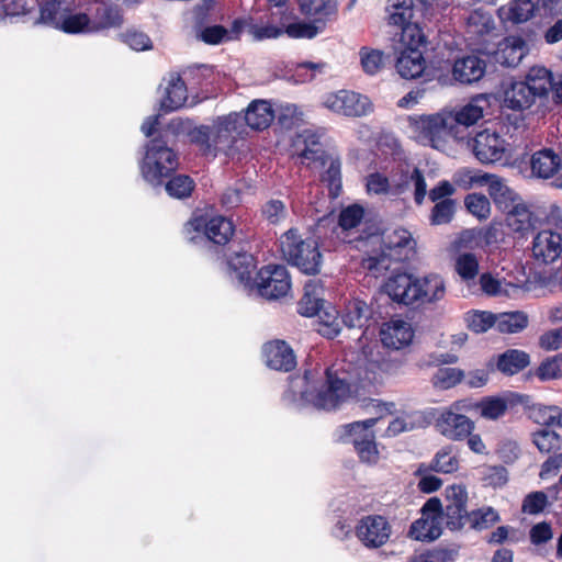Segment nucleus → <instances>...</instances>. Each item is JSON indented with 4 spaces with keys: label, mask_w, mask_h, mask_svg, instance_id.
I'll use <instances>...</instances> for the list:
<instances>
[{
    "label": "nucleus",
    "mask_w": 562,
    "mask_h": 562,
    "mask_svg": "<svg viewBox=\"0 0 562 562\" xmlns=\"http://www.w3.org/2000/svg\"><path fill=\"white\" fill-rule=\"evenodd\" d=\"M531 255L539 265L562 259V220L540 229L532 238Z\"/></svg>",
    "instance_id": "8"
},
{
    "label": "nucleus",
    "mask_w": 562,
    "mask_h": 562,
    "mask_svg": "<svg viewBox=\"0 0 562 562\" xmlns=\"http://www.w3.org/2000/svg\"><path fill=\"white\" fill-rule=\"evenodd\" d=\"M537 95L530 90L524 81L512 83L510 88L505 92V104L513 109L521 111L528 109L535 101Z\"/></svg>",
    "instance_id": "37"
},
{
    "label": "nucleus",
    "mask_w": 562,
    "mask_h": 562,
    "mask_svg": "<svg viewBox=\"0 0 562 562\" xmlns=\"http://www.w3.org/2000/svg\"><path fill=\"white\" fill-rule=\"evenodd\" d=\"M465 518L470 527L477 531L486 530L501 520L498 513L490 506L472 510Z\"/></svg>",
    "instance_id": "47"
},
{
    "label": "nucleus",
    "mask_w": 562,
    "mask_h": 562,
    "mask_svg": "<svg viewBox=\"0 0 562 562\" xmlns=\"http://www.w3.org/2000/svg\"><path fill=\"white\" fill-rule=\"evenodd\" d=\"M371 311L364 301L355 299L350 301L344 311L342 323L349 329L362 330L370 318Z\"/></svg>",
    "instance_id": "35"
},
{
    "label": "nucleus",
    "mask_w": 562,
    "mask_h": 562,
    "mask_svg": "<svg viewBox=\"0 0 562 562\" xmlns=\"http://www.w3.org/2000/svg\"><path fill=\"white\" fill-rule=\"evenodd\" d=\"M386 294L395 302L405 305L431 304L446 295V283L439 274L430 273L424 278H414L408 273H396L384 284Z\"/></svg>",
    "instance_id": "3"
},
{
    "label": "nucleus",
    "mask_w": 562,
    "mask_h": 562,
    "mask_svg": "<svg viewBox=\"0 0 562 562\" xmlns=\"http://www.w3.org/2000/svg\"><path fill=\"white\" fill-rule=\"evenodd\" d=\"M266 363L278 371H291L296 366L292 348L284 340H272L263 346Z\"/></svg>",
    "instance_id": "21"
},
{
    "label": "nucleus",
    "mask_w": 562,
    "mask_h": 562,
    "mask_svg": "<svg viewBox=\"0 0 562 562\" xmlns=\"http://www.w3.org/2000/svg\"><path fill=\"white\" fill-rule=\"evenodd\" d=\"M178 167L176 153L159 138L151 139L140 164L143 178L151 186H159Z\"/></svg>",
    "instance_id": "7"
},
{
    "label": "nucleus",
    "mask_w": 562,
    "mask_h": 562,
    "mask_svg": "<svg viewBox=\"0 0 562 562\" xmlns=\"http://www.w3.org/2000/svg\"><path fill=\"white\" fill-rule=\"evenodd\" d=\"M508 143L492 128H485L475 134L469 142L474 157L484 165L502 161L508 154Z\"/></svg>",
    "instance_id": "11"
},
{
    "label": "nucleus",
    "mask_w": 562,
    "mask_h": 562,
    "mask_svg": "<svg viewBox=\"0 0 562 562\" xmlns=\"http://www.w3.org/2000/svg\"><path fill=\"white\" fill-rule=\"evenodd\" d=\"M229 268L234 278L246 289L252 290L251 273L256 268L255 258L248 252L236 254L231 258Z\"/></svg>",
    "instance_id": "36"
},
{
    "label": "nucleus",
    "mask_w": 562,
    "mask_h": 562,
    "mask_svg": "<svg viewBox=\"0 0 562 562\" xmlns=\"http://www.w3.org/2000/svg\"><path fill=\"white\" fill-rule=\"evenodd\" d=\"M99 5L95 8L93 16L90 18L91 33L101 32L109 29L121 27L124 19L119 7L110 4L112 0H93ZM125 3H133L137 0H123Z\"/></svg>",
    "instance_id": "20"
},
{
    "label": "nucleus",
    "mask_w": 562,
    "mask_h": 562,
    "mask_svg": "<svg viewBox=\"0 0 562 562\" xmlns=\"http://www.w3.org/2000/svg\"><path fill=\"white\" fill-rule=\"evenodd\" d=\"M499 237L501 232L494 226L480 229H467L461 233L458 245L465 249L484 248L496 244Z\"/></svg>",
    "instance_id": "26"
},
{
    "label": "nucleus",
    "mask_w": 562,
    "mask_h": 562,
    "mask_svg": "<svg viewBox=\"0 0 562 562\" xmlns=\"http://www.w3.org/2000/svg\"><path fill=\"white\" fill-rule=\"evenodd\" d=\"M485 72V63L477 56H465L456 60L452 74L456 80L462 83H472L480 80Z\"/></svg>",
    "instance_id": "28"
},
{
    "label": "nucleus",
    "mask_w": 562,
    "mask_h": 562,
    "mask_svg": "<svg viewBox=\"0 0 562 562\" xmlns=\"http://www.w3.org/2000/svg\"><path fill=\"white\" fill-rule=\"evenodd\" d=\"M505 209H508L505 221L510 231L524 234L533 227L535 215L519 200L505 205Z\"/></svg>",
    "instance_id": "24"
},
{
    "label": "nucleus",
    "mask_w": 562,
    "mask_h": 562,
    "mask_svg": "<svg viewBox=\"0 0 562 562\" xmlns=\"http://www.w3.org/2000/svg\"><path fill=\"white\" fill-rule=\"evenodd\" d=\"M529 363L530 357L526 351L508 349L499 355L496 366L502 373L514 375L527 368Z\"/></svg>",
    "instance_id": "38"
},
{
    "label": "nucleus",
    "mask_w": 562,
    "mask_h": 562,
    "mask_svg": "<svg viewBox=\"0 0 562 562\" xmlns=\"http://www.w3.org/2000/svg\"><path fill=\"white\" fill-rule=\"evenodd\" d=\"M488 105V97L485 94H477L467 104L451 112H447L450 125L453 127L452 139L458 142L464 140L467 137V128L483 119Z\"/></svg>",
    "instance_id": "10"
},
{
    "label": "nucleus",
    "mask_w": 562,
    "mask_h": 562,
    "mask_svg": "<svg viewBox=\"0 0 562 562\" xmlns=\"http://www.w3.org/2000/svg\"><path fill=\"white\" fill-rule=\"evenodd\" d=\"M430 214V222L432 225L448 224L454 214L456 202L452 199H445L435 202Z\"/></svg>",
    "instance_id": "59"
},
{
    "label": "nucleus",
    "mask_w": 562,
    "mask_h": 562,
    "mask_svg": "<svg viewBox=\"0 0 562 562\" xmlns=\"http://www.w3.org/2000/svg\"><path fill=\"white\" fill-rule=\"evenodd\" d=\"M532 442L542 453H550L561 448L562 439L558 432L549 428H541L533 432Z\"/></svg>",
    "instance_id": "52"
},
{
    "label": "nucleus",
    "mask_w": 562,
    "mask_h": 562,
    "mask_svg": "<svg viewBox=\"0 0 562 562\" xmlns=\"http://www.w3.org/2000/svg\"><path fill=\"white\" fill-rule=\"evenodd\" d=\"M415 330L409 322L390 319L380 328V340L383 347L391 350H402L413 342Z\"/></svg>",
    "instance_id": "17"
},
{
    "label": "nucleus",
    "mask_w": 562,
    "mask_h": 562,
    "mask_svg": "<svg viewBox=\"0 0 562 562\" xmlns=\"http://www.w3.org/2000/svg\"><path fill=\"white\" fill-rule=\"evenodd\" d=\"M268 300H278L285 296L291 289V280L288 269L281 265H268L262 267L252 282V290Z\"/></svg>",
    "instance_id": "9"
},
{
    "label": "nucleus",
    "mask_w": 562,
    "mask_h": 562,
    "mask_svg": "<svg viewBox=\"0 0 562 562\" xmlns=\"http://www.w3.org/2000/svg\"><path fill=\"white\" fill-rule=\"evenodd\" d=\"M446 510L447 526L451 530L461 529L463 520L468 514L467 502L468 493L463 485L453 484L446 488Z\"/></svg>",
    "instance_id": "19"
},
{
    "label": "nucleus",
    "mask_w": 562,
    "mask_h": 562,
    "mask_svg": "<svg viewBox=\"0 0 562 562\" xmlns=\"http://www.w3.org/2000/svg\"><path fill=\"white\" fill-rule=\"evenodd\" d=\"M327 169L323 177V180L328 183L330 194L337 196L341 189V162L338 157L328 153L325 158V166Z\"/></svg>",
    "instance_id": "51"
},
{
    "label": "nucleus",
    "mask_w": 562,
    "mask_h": 562,
    "mask_svg": "<svg viewBox=\"0 0 562 562\" xmlns=\"http://www.w3.org/2000/svg\"><path fill=\"white\" fill-rule=\"evenodd\" d=\"M194 188L193 180L189 176L179 175L166 183V191L170 196L183 199L191 194Z\"/></svg>",
    "instance_id": "60"
},
{
    "label": "nucleus",
    "mask_w": 562,
    "mask_h": 562,
    "mask_svg": "<svg viewBox=\"0 0 562 562\" xmlns=\"http://www.w3.org/2000/svg\"><path fill=\"white\" fill-rule=\"evenodd\" d=\"M396 70L402 78L415 79L426 74V60L419 48L409 47L401 52L396 60Z\"/></svg>",
    "instance_id": "23"
},
{
    "label": "nucleus",
    "mask_w": 562,
    "mask_h": 562,
    "mask_svg": "<svg viewBox=\"0 0 562 562\" xmlns=\"http://www.w3.org/2000/svg\"><path fill=\"white\" fill-rule=\"evenodd\" d=\"M299 4L302 14L322 24L337 11L336 0H299Z\"/></svg>",
    "instance_id": "32"
},
{
    "label": "nucleus",
    "mask_w": 562,
    "mask_h": 562,
    "mask_svg": "<svg viewBox=\"0 0 562 562\" xmlns=\"http://www.w3.org/2000/svg\"><path fill=\"white\" fill-rule=\"evenodd\" d=\"M528 53L526 42L518 36L504 38L494 53L496 63L506 67H516Z\"/></svg>",
    "instance_id": "22"
},
{
    "label": "nucleus",
    "mask_w": 562,
    "mask_h": 562,
    "mask_svg": "<svg viewBox=\"0 0 562 562\" xmlns=\"http://www.w3.org/2000/svg\"><path fill=\"white\" fill-rule=\"evenodd\" d=\"M241 117L237 113L218 116L211 125H201L189 133L190 143L194 144L205 157H216L226 153L241 134Z\"/></svg>",
    "instance_id": "4"
},
{
    "label": "nucleus",
    "mask_w": 562,
    "mask_h": 562,
    "mask_svg": "<svg viewBox=\"0 0 562 562\" xmlns=\"http://www.w3.org/2000/svg\"><path fill=\"white\" fill-rule=\"evenodd\" d=\"M531 172L542 179H549L555 175L561 166V159L550 148L536 151L530 160Z\"/></svg>",
    "instance_id": "30"
},
{
    "label": "nucleus",
    "mask_w": 562,
    "mask_h": 562,
    "mask_svg": "<svg viewBox=\"0 0 562 562\" xmlns=\"http://www.w3.org/2000/svg\"><path fill=\"white\" fill-rule=\"evenodd\" d=\"M536 375L541 381L557 380L562 378V353L553 356L540 363Z\"/></svg>",
    "instance_id": "58"
},
{
    "label": "nucleus",
    "mask_w": 562,
    "mask_h": 562,
    "mask_svg": "<svg viewBox=\"0 0 562 562\" xmlns=\"http://www.w3.org/2000/svg\"><path fill=\"white\" fill-rule=\"evenodd\" d=\"M524 283V279L515 278L508 281L506 279L499 280L494 278L491 273H483L480 277L482 291L488 295L516 296L522 289Z\"/></svg>",
    "instance_id": "29"
},
{
    "label": "nucleus",
    "mask_w": 562,
    "mask_h": 562,
    "mask_svg": "<svg viewBox=\"0 0 562 562\" xmlns=\"http://www.w3.org/2000/svg\"><path fill=\"white\" fill-rule=\"evenodd\" d=\"M294 153L302 164L325 166L326 150L325 133L323 131L304 130L293 140Z\"/></svg>",
    "instance_id": "14"
},
{
    "label": "nucleus",
    "mask_w": 562,
    "mask_h": 562,
    "mask_svg": "<svg viewBox=\"0 0 562 562\" xmlns=\"http://www.w3.org/2000/svg\"><path fill=\"white\" fill-rule=\"evenodd\" d=\"M366 187L369 194H394V183L391 184L389 178L380 172L370 173Z\"/></svg>",
    "instance_id": "62"
},
{
    "label": "nucleus",
    "mask_w": 562,
    "mask_h": 562,
    "mask_svg": "<svg viewBox=\"0 0 562 562\" xmlns=\"http://www.w3.org/2000/svg\"><path fill=\"white\" fill-rule=\"evenodd\" d=\"M482 186H487L488 194L495 201V203L502 205H508V203L520 200L519 196L510 190L505 180L493 173H483Z\"/></svg>",
    "instance_id": "34"
},
{
    "label": "nucleus",
    "mask_w": 562,
    "mask_h": 562,
    "mask_svg": "<svg viewBox=\"0 0 562 562\" xmlns=\"http://www.w3.org/2000/svg\"><path fill=\"white\" fill-rule=\"evenodd\" d=\"M409 188L414 189L415 203L423 204L427 194V183L423 172L416 167L403 172L400 181H394V194H401Z\"/></svg>",
    "instance_id": "25"
},
{
    "label": "nucleus",
    "mask_w": 562,
    "mask_h": 562,
    "mask_svg": "<svg viewBox=\"0 0 562 562\" xmlns=\"http://www.w3.org/2000/svg\"><path fill=\"white\" fill-rule=\"evenodd\" d=\"M317 315L319 319L316 330L326 338H335L340 333L342 323V319L340 321L338 317L337 311L334 307L322 308Z\"/></svg>",
    "instance_id": "48"
},
{
    "label": "nucleus",
    "mask_w": 562,
    "mask_h": 562,
    "mask_svg": "<svg viewBox=\"0 0 562 562\" xmlns=\"http://www.w3.org/2000/svg\"><path fill=\"white\" fill-rule=\"evenodd\" d=\"M188 100L187 87L180 76H171L166 97L161 101V108L166 111L178 110L183 106Z\"/></svg>",
    "instance_id": "40"
},
{
    "label": "nucleus",
    "mask_w": 562,
    "mask_h": 562,
    "mask_svg": "<svg viewBox=\"0 0 562 562\" xmlns=\"http://www.w3.org/2000/svg\"><path fill=\"white\" fill-rule=\"evenodd\" d=\"M325 375V381H322L318 371L307 370L303 376L292 378L285 396L291 402L312 405L317 409L338 408L351 398V387L331 369H327Z\"/></svg>",
    "instance_id": "1"
},
{
    "label": "nucleus",
    "mask_w": 562,
    "mask_h": 562,
    "mask_svg": "<svg viewBox=\"0 0 562 562\" xmlns=\"http://www.w3.org/2000/svg\"><path fill=\"white\" fill-rule=\"evenodd\" d=\"M383 244L385 249L389 250V254L393 255L394 260H402L407 257V254L404 256L402 252L404 250L411 251L415 247V240L412 237V234L402 227L394 228L384 234Z\"/></svg>",
    "instance_id": "31"
},
{
    "label": "nucleus",
    "mask_w": 562,
    "mask_h": 562,
    "mask_svg": "<svg viewBox=\"0 0 562 562\" xmlns=\"http://www.w3.org/2000/svg\"><path fill=\"white\" fill-rule=\"evenodd\" d=\"M187 228L203 232L211 241L217 245H225L234 234L232 221L224 216H214L210 220L202 216L194 217L188 223Z\"/></svg>",
    "instance_id": "18"
},
{
    "label": "nucleus",
    "mask_w": 562,
    "mask_h": 562,
    "mask_svg": "<svg viewBox=\"0 0 562 562\" xmlns=\"http://www.w3.org/2000/svg\"><path fill=\"white\" fill-rule=\"evenodd\" d=\"M407 132L416 142L428 145L439 151L449 149L453 127L447 112L435 114L409 115L406 120Z\"/></svg>",
    "instance_id": "5"
},
{
    "label": "nucleus",
    "mask_w": 562,
    "mask_h": 562,
    "mask_svg": "<svg viewBox=\"0 0 562 562\" xmlns=\"http://www.w3.org/2000/svg\"><path fill=\"white\" fill-rule=\"evenodd\" d=\"M468 211L480 220L486 218L491 212L488 199L483 194L472 193L464 200Z\"/></svg>",
    "instance_id": "63"
},
{
    "label": "nucleus",
    "mask_w": 562,
    "mask_h": 562,
    "mask_svg": "<svg viewBox=\"0 0 562 562\" xmlns=\"http://www.w3.org/2000/svg\"><path fill=\"white\" fill-rule=\"evenodd\" d=\"M280 250L283 257L302 272L306 274L319 272L322 254L314 238H302L296 229L291 228L281 236Z\"/></svg>",
    "instance_id": "6"
},
{
    "label": "nucleus",
    "mask_w": 562,
    "mask_h": 562,
    "mask_svg": "<svg viewBox=\"0 0 562 562\" xmlns=\"http://www.w3.org/2000/svg\"><path fill=\"white\" fill-rule=\"evenodd\" d=\"M494 29V20L488 12L477 9L468 16L467 32L471 36L482 37L488 35Z\"/></svg>",
    "instance_id": "44"
},
{
    "label": "nucleus",
    "mask_w": 562,
    "mask_h": 562,
    "mask_svg": "<svg viewBox=\"0 0 562 562\" xmlns=\"http://www.w3.org/2000/svg\"><path fill=\"white\" fill-rule=\"evenodd\" d=\"M464 379V372L458 368L442 367L432 375V384L441 390H448L456 386Z\"/></svg>",
    "instance_id": "53"
},
{
    "label": "nucleus",
    "mask_w": 562,
    "mask_h": 562,
    "mask_svg": "<svg viewBox=\"0 0 562 562\" xmlns=\"http://www.w3.org/2000/svg\"><path fill=\"white\" fill-rule=\"evenodd\" d=\"M392 533L387 519L380 515H369L361 518L356 526V536L369 549L384 546Z\"/></svg>",
    "instance_id": "16"
},
{
    "label": "nucleus",
    "mask_w": 562,
    "mask_h": 562,
    "mask_svg": "<svg viewBox=\"0 0 562 562\" xmlns=\"http://www.w3.org/2000/svg\"><path fill=\"white\" fill-rule=\"evenodd\" d=\"M471 407L477 409L481 417L497 420L506 414L508 401L503 396H486Z\"/></svg>",
    "instance_id": "42"
},
{
    "label": "nucleus",
    "mask_w": 562,
    "mask_h": 562,
    "mask_svg": "<svg viewBox=\"0 0 562 562\" xmlns=\"http://www.w3.org/2000/svg\"><path fill=\"white\" fill-rule=\"evenodd\" d=\"M420 518L409 528L411 538L434 541L442 533V505L437 497L429 498L420 509Z\"/></svg>",
    "instance_id": "12"
},
{
    "label": "nucleus",
    "mask_w": 562,
    "mask_h": 562,
    "mask_svg": "<svg viewBox=\"0 0 562 562\" xmlns=\"http://www.w3.org/2000/svg\"><path fill=\"white\" fill-rule=\"evenodd\" d=\"M495 321L496 315L490 312L472 311L465 314L468 327L476 334L485 333L495 326Z\"/></svg>",
    "instance_id": "56"
},
{
    "label": "nucleus",
    "mask_w": 562,
    "mask_h": 562,
    "mask_svg": "<svg viewBox=\"0 0 562 562\" xmlns=\"http://www.w3.org/2000/svg\"><path fill=\"white\" fill-rule=\"evenodd\" d=\"M278 123L286 130H290L303 122V112L291 103L280 104L276 111Z\"/></svg>",
    "instance_id": "55"
},
{
    "label": "nucleus",
    "mask_w": 562,
    "mask_h": 562,
    "mask_svg": "<svg viewBox=\"0 0 562 562\" xmlns=\"http://www.w3.org/2000/svg\"><path fill=\"white\" fill-rule=\"evenodd\" d=\"M392 254L383 251L380 256H370L362 260V267L368 270L373 277L378 278L383 276L391 266Z\"/></svg>",
    "instance_id": "64"
},
{
    "label": "nucleus",
    "mask_w": 562,
    "mask_h": 562,
    "mask_svg": "<svg viewBox=\"0 0 562 562\" xmlns=\"http://www.w3.org/2000/svg\"><path fill=\"white\" fill-rule=\"evenodd\" d=\"M58 30L65 33H91L90 16L82 12L74 13L68 8L59 23Z\"/></svg>",
    "instance_id": "50"
},
{
    "label": "nucleus",
    "mask_w": 562,
    "mask_h": 562,
    "mask_svg": "<svg viewBox=\"0 0 562 562\" xmlns=\"http://www.w3.org/2000/svg\"><path fill=\"white\" fill-rule=\"evenodd\" d=\"M324 105L328 110L345 116H362L372 111V104L368 97L348 90L328 94L325 98Z\"/></svg>",
    "instance_id": "15"
},
{
    "label": "nucleus",
    "mask_w": 562,
    "mask_h": 562,
    "mask_svg": "<svg viewBox=\"0 0 562 562\" xmlns=\"http://www.w3.org/2000/svg\"><path fill=\"white\" fill-rule=\"evenodd\" d=\"M471 404L465 401L456 402L450 409L445 411L437 418L435 427L437 431L450 440H462L474 429V423L459 412L468 411Z\"/></svg>",
    "instance_id": "13"
},
{
    "label": "nucleus",
    "mask_w": 562,
    "mask_h": 562,
    "mask_svg": "<svg viewBox=\"0 0 562 562\" xmlns=\"http://www.w3.org/2000/svg\"><path fill=\"white\" fill-rule=\"evenodd\" d=\"M325 24L313 22H295L285 26V33L293 38H313L323 31Z\"/></svg>",
    "instance_id": "57"
},
{
    "label": "nucleus",
    "mask_w": 562,
    "mask_h": 562,
    "mask_svg": "<svg viewBox=\"0 0 562 562\" xmlns=\"http://www.w3.org/2000/svg\"><path fill=\"white\" fill-rule=\"evenodd\" d=\"M362 407L368 414L372 415V417L342 426L339 439L344 442L352 443L362 462L374 464L379 461V451L375 443V436L371 428L381 418L393 414L395 404L370 398L364 402Z\"/></svg>",
    "instance_id": "2"
},
{
    "label": "nucleus",
    "mask_w": 562,
    "mask_h": 562,
    "mask_svg": "<svg viewBox=\"0 0 562 562\" xmlns=\"http://www.w3.org/2000/svg\"><path fill=\"white\" fill-rule=\"evenodd\" d=\"M454 270L463 281L475 279L479 273V259L470 251H459L454 257Z\"/></svg>",
    "instance_id": "49"
},
{
    "label": "nucleus",
    "mask_w": 562,
    "mask_h": 562,
    "mask_svg": "<svg viewBox=\"0 0 562 562\" xmlns=\"http://www.w3.org/2000/svg\"><path fill=\"white\" fill-rule=\"evenodd\" d=\"M386 11L390 24L402 27L414 16L413 0H389Z\"/></svg>",
    "instance_id": "46"
},
{
    "label": "nucleus",
    "mask_w": 562,
    "mask_h": 562,
    "mask_svg": "<svg viewBox=\"0 0 562 562\" xmlns=\"http://www.w3.org/2000/svg\"><path fill=\"white\" fill-rule=\"evenodd\" d=\"M459 468V461L452 454L451 448H443L439 450L432 461V469L436 472L452 473Z\"/></svg>",
    "instance_id": "61"
},
{
    "label": "nucleus",
    "mask_w": 562,
    "mask_h": 562,
    "mask_svg": "<svg viewBox=\"0 0 562 562\" xmlns=\"http://www.w3.org/2000/svg\"><path fill=\"white\" fill-rule=\"evenodd\" d=\"M552 72L543 66L531 67L524 81L537 97L546 95L553 82Z\"/></svg>",
    "instance_id": "41"
},
{
    "label": "nucleus",
    "mask_w": 562,
    "mask_h": 562,
    "mask_svg": "<svg viewBox=\"0 0 562 562\" xmlns=\"http://www.w3.org/2000/svg\"><path fill=\"white\" fill-rule=\"evenodd\" d=\"M535 11L531 0H513L498 9V16L503 22L522 23L528 21Z\"/></svg>",
    "instance_id": "33"
},
{
    "label": "nucleus",
    "mask_w": 562,
    "mask_h": 562,
    "mask_svg": "<svg viewBox=\"0 0 562 562\" xmlns=\"http://www.w3.org/2000/svg\"><path fill=\"white\" fill-rule=\"evenodd\" d=\"M276 119V111L272 105L266 100L252 101L245 113L244 120L247 125L257 131H262L270 126Z\"/></svg>",
    "instance_id": "27"
},
{
    "label": "nucleus",
    "mask_w": 562,
    "mask_h": 562,
    "mask_svg": "<svg viewBox=\"0 0 562 562\" xmlns=\"http://www.w3.org/2000/svg\"><path fill=\"white\" fill-rule=\"evenodd\" d=\"M359 58L363 71L368 75L378 74L384 66V55L379 49L361 47Z\"/></svg>",
    "instance_id": "54"
},
{
    "label": "nucleus",
    "mask_w": 562,
    "mask_h": 562,
    "mask_svg": "<svg viewBox=\"0 0 562 562\" xmlns=\"http://www.w3.org/2000/svg\"><path fill=\"white\" fill-rule=\"evenodd\" d=\"M40 22L58 29L68 5L59 0H38Z\"/></svg>",
    "instance_id": "43"
},
{
    "label": "nucleus",
    "mask_w": 562,
    "mask_h": 562,
    "mask_svg": "<svg viewBox=\"0 0 562 562\" xmlns=\"http://www.w3.org/2000/svg\"><path fill=\"white\" fill-rule=\"evenodd\" d=\"M495 327L501 333L515 334L525 329L528 325V316L525 312H505L496 315Z\"/></svg>",
    "instance_id": "45"
},
{
    "label": "nucleus",
    "mask_w": 562,
    "mask_h": 562,
    "mask_svg": "<svg viewBox=\"0 0 562 562\" xmlns=\"http://www.w3.org/2000/svg\"><path fill=\"white\" fill-rule=\"evenodd\" d=\"M246 23L241 20H236L233 23V26L231 30H227L221 25H213L205 27L200 33V38L211 45H217L223 42L235 40L239 36L244 25Z\"/></svg>",
    "instance_id": "39"
}]
</instances>
